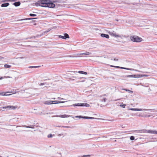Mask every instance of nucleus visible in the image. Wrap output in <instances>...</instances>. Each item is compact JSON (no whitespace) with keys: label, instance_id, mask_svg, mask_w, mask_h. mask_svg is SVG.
<instances>
[{"label":"nucleus","instance_id":"47","mask_svg":"<svg viewBox=\"0 0 157 157\" xmlns=\"http://www.w3.org/2000/svg\"><path fill=\"white\" fill-rule=\"evenodd\" d=\"M150 116H150V115H149V116H148V117H150Z\"/></svg>","mask_w":157,"mask_h":157},{"label":"nucleus","instance_id":"5","mask_svg":"<svg viewBox=\"0 0 157 157\" xmlns=\"http://www.w3.org/2000/svg\"><path fill=\"white\" fill-rule=\"evenodd\" d=\"M154 28V27L151 25H146L145 26L144 28V29H148V31L150 32L155 33L156 32L155 31Z\"/></svg>","mask_w":157,"mask_h":157},{"label":"nucleus","instance_id":"39","mask_svg":"<svg viewBox=\"0 0 157 157\" xmlns=\"http://www.w3.org/2000/svg\"><path fill=\"white\" fill-rule=\"evenodd\" d=\"M46 84V83H41L39 84L40 86H42V85H44L45 84Z\"/></svg>","mask_w":157,"mask_h":157},{"label":"nucleus","instance_id":"17","mask_svg":"<svg viewBox=\"0 0 157 157\" xmlns=\"http://www.w3.org/2000/svg\"><path fill=\"white\" fill-rule=\"evenodd\" d=\"M137 78H139V77H143L149 76H150V75H137Z\"/></svg>","mask_w":157,"mask_h":157},{"label":"nucleus","instance_id":"20","mask_svg":"<svg viewBox=\"0 0 157 157\" xmlns=\"http://www.w3.org/2000/svg\"><path fill=\"white\" fill-rule=\"evenodd\" d=\"M59 117H61V118H65L67 117H69V115H67L66 114L62 115H60L58 116Z\"/></svg>","mask_w":157,"mask_h":157},{"label":"nucleus","instance_id":"18","mask_svg":"<svg viewBox=\"0 0 157 157\" xmlns=\"http://www.w3.org/2000/svg\"><path fill=\"white\" fill-rule=\"evenodd\" d=\"M9 5V3H5L2 4L1 5L2 7H6Z\"/></svg>","mask_w":157,"mask_h":157},{"label":"nucleus","instance_id":"26","mask_svg":"<svg viewBox=\"0 0 157 157\" xmlns=\"http://www.w3.org/2000/svg\"><path fill=\"white\" fill-rule=\"evenodd\" d=\"M11 66L8 64H5L4 67L6 68H8L11 67Z\"/></svg>","mask_w":157,"mask_h":157},{"label":"nucleus","instance_id":"16","mask_svg":"<svg viewBox=\"0 0 157 157\" xmlns=\"http://www.w3.org/2000/svg\"><path fill=\"white\" fill-rule=\"evenodd\" d=\"M91 54L90 52H86L85 53H81L79 54V55H88Z\"/></svg>","mask_w":157,"mask_h":157},{"label":"nucleus","instance_id":"29","mask_svg":"<svg viewBox=\"0 0 157 157\" xmlns=\"http://www.w3.org/2000/svg\"><path fill=\"white\" fill-rule=\"evenodd\" d=\"M36 19V18H26L24 19H22V20H32L33 19Z\"/></svg>","mask_w":157,"mask_h":157},{"label":"nucleus","instance_id":"42","mask_svg":"<svg viewBox=\"0 0 157 157\" xmlns=\"http://www.w3.org/2000/svg\"><path fill=\"white\" fill-rule=\"evenodd\" d=\"M58 98L59 99H60V100H64V99L63 98Z\"/></svg>","mask_w":157,"mask_h":157},{"label":"nucleus","instance_id":"2","mask_svg":"<svg viewBox=\"0 0 157 157\" xmlns=\"http://www.w3.org/2000/svg\"><path fill=\"white\" fill-rule=\"evenodd\" d=\"M67 101H47L44 102V104L46 105H50L52 104H56L60 103H63Z\"/></svg>","mask_w":157,"mask_h":157},{"label":"nucleus","instance_id":"12","mask_svg":"<svg viewBox=\"0 0 157 157\" xmlns=\"http://www.w3.org/2000/svg\"><path fill=\"white\" fill-rule=\"evenodd\" d=\"M103 96H107V95L106 94H104L102 96H101V101H104V102H105L106 100H107V99L103 97Z\"/></svg>","mask_w":157,"mask_h":157},{"label":"nucleus","instance_id":"34","mask_svg":"<svg viewBox=\"0 0 157 157\" xmlns=\"http://www.w3.org/2000/svg\"><path fill=\"white\" fill-rule=\"evenodd\" d=\"M90 156H91V155H84L83 156V157H90Z\"/></svg>","mask_w":157,"mask_h":157},{"label":"nucleus","instance_id":"22","mask_svg":"<svg viewBox=\"0 0 157 157\" xmlns=\"http://www.w3.org/2000/svg\"><path fill=\"white\" fill-rule=\"evenodd\" d=\"M64 37H65V39L68 38L69 37L67 33H65L64 34Z\"/></svg>","mask_w":157,"mask_h":157},{"label":"nucleus","instance_id":"27","mask_svg":"<svg viewBox=\"0 0 157 157\" xmlns=\"http://www.w3.org/2000/svg\"><path fill=\"white\" fill-rule=\"evenodd\" d=\"M40 67V66H30L29 67L30 68H36L37 67Z\"/></svg>","mask_w":157,"mask_h":157},{"label":"nucleus","instance_id":"3","mask_svg":"<svg viewBox=\"0 0 157 157\" xmlns=\"http://www.w3.org/2000/svg\"><path fill=\"white\" fill-rule=\"evenodd\" d=\"M130 39L132 41L136 42H140L142 40L141 38L135 35L131 36Z\"/></svg>","mask_w":157,"mask_h":157},{"label":"nucleus","instance_id":"23","mask_svg":"<svg viewBox=\"0 0 157 157\" xmlns=\"http://www.w3.org/2000/svg\"><path fill=\"white\" fill-rule=\"evenodd\" d=\"M78 73L81 74H83L85 75H87V73L86 72H84L82 71H79L78 72Z\"/></svg>","mask_w":157,"mask_h":157},{"label":"nucleus","instance_id":"9","mask_svg":"<svg viewBox=\"0 0 157 157\" xmlns=\"http://www.w3.org/2000/svg\"><path fill=\"white\" fill-rule=\"evenodd\" d=\"M25 127L27 128H34V125H30V126H27L25 125H22L21 126H17L16 128L18 127Z\"/></svg>","mask_w":157,"mask_h":157},{"label":"nucleus","instance_id":"33","mask_svg":"<svg viewBox=\"0 0 157 157\" xmlns=\"http://www.w3.org/2000/svg\"><path fill=\"white\" fill-rule=\"evenodd\" d=\"M120 105L121 107H122V108H125V106H126V105L125 104H123V105Z\"/></svg>","mask_w":157,"mask_h":157},{"label":"nucleus","instance_id":"44","mask_svg":"<svg viewBox=\"0 0 157 157\" xmlns=\"http://www.w3.org/2000/svg\"><path fill=\"white\" fill-rule=\"evenodd\" d=\"M73 78H76V77H73Z\"/></svg>","mask_w":157,"mask_h":157},{"label":"nucleus","instance_id":"41","mask_svg":"<svg viewBox=\"0 0 157 157\" xmlns=\"http://www.w3.org/2000/svg\"><path fill=\"white\" fill-rule=\"evenodd\" d=\"M113 60H114V61H117L118 60V59H115V58H114V59Z\"/></svg>","mask_w":157,"mask_h":157},{"label":"nucleus","instance_id":"38","mask_svg":"<svg viewBox=\"0 0 157 157\" xmlns=\"http://www.w3.org/2000/svg\"><path fill=\"white\" fill-rule=\"evenodd\" d=\"M36 37V36H32V37H31L30 38H35ZM28 39V38H26L25 39L27 40Z\"/></svg>","mask_w":157,"mask_h":157},{"label":"nucleus","instance_id":"10","mask_svg":"<svg viewBox=\"0 0 157 157\" xmlns=\"http://www.w3.org/2000/svg\"><path fill=\"white\" fill-rule=\"evenodd\" d=\"M123 77H126V78H137V75H128L125 76H122Z\"/></svg>","mask_w":157,"mask_h":157},{"label":"nucleus","instance_id":"46","mask_svg":"<svg viewBox=\"0 0 157 157\" xmlns=\"http://www.w3.org/2000/svg\"><path fill=\"white\" fill-rule=\"evenodd\" d=\"M119 100V99H117V100H115V101H117V100Z\"/></svg>","mask_w":157,"mask_h":157},{"label":"nucleus","instance_id":"43","mask_svg":"<svg viewBox=\"0 0 157 157\" xmlns=\"http://www.w3.org/2000/svg\"><path fill=\"white\" fill-rule=\"evenodd\" d=\"M3 78L1 77L0 78V80L2 79Z\"/></svg>","mask_w":157,"mask_h":157},{"label":"nucleus","instance_id":"36","mask_svg":"<svg viewBox=\"0 0 157 157\" xmlns=\"http://www.w3.org/2000/svg\"><path fill=\"white\" fill-rule=\"evenodd\" d=\"M12 77H10L9 76H5L3 78H11Z\"/></svg>","mask_w":157,"mask_h":157},{"label":"nucleus","instance_id":"30","mask_svg":"<svg viewBox=\"0 0 157 157\" xmlns=\"http://www.w3.org/2000/svg\"><path fill=\"white\" fill-rule=\"evenodd\" d=\"M135 137L133 136H132L130 137V139L131 140H134Z\"/></svg>","mask_w":157,"mask_h":157},{"label":"nucleus","instance_id":"28","mask_svg":"<svg viewBox=\"0 0 157 157\" xmlns=\"http://www.w3.org/2000/svg\"><path fill=\"white\" fill-rule=\"evenodd\" d=\"M14 1V0H2V2H10V1Z\"/></svg>","mask_w":157,"mask_h":157},{"label":"nucleus","instance_id":"6","mask_svg":"<svg viewBox=\"0 0 157 157\" xmlns=\"http://www.w3.org/2000/svg\"><path fill=\"white\" fill-rule=\"evenodd\" d=\"M16 107L13 106L9 105L6 106L0 107V111H4L7 109H15Z\"/></svg>","mask_w":157,"mask_h":157},{"label":"nucleus","instance_id":"19","mask_svg":"<svg viewBox=\"0 0 157 157\" xmlns=\"http://www.w3.org/2000/svg\"><path fill=\"white\" fill-rule=\"evenodd\" d=\"M21 3L20 2H15L13 3V5L15 6H18L20 5Z\"/></svg>","mask_w":157,"mask_h":157},{"label":"nucleus","instance_id":"25","mask_svg":"<svg viewBox=\"0 0 157 157\" xmlns=\"http://www.w3.org/2000/svg\"><path fill=\"white\" fill-rule=\"evenodd\" d=\"M110 66L111 67H116L117 68L122 69V67H119V66H113V65H111Z\"/></svg>","mask_w":157,"mask_h":157},{"label":"nucleus","instance_id":"45","mask_svg":"<svg viewBox=\"0 0 157 157\" xmlns=\"http://www.w3.org/2000/svg\"><path fill=\"white\" fill-rule=\"evenodd\" d=\"M60 126H57L56 127H59Z\"/></svg>","mask_w":157,"mask_h":157},{"label":"nucleus","instance_id":"4","mask_svg":"<svg viewBox=\"0 0 157 157\" xmlns=\"http://www.w3.org/2000/svg\"><path fill=\"white\" fill-rule=\"evenodd\" d=\"M134 132H137L139 133H144L147 132L148 133H152V134H157V131H155L154 130H147L145 129L139 130H135Z\"/></svg>","mask_w":157,"mask_h":157},{"label":"nucleus","instance_id":"48","mask_svg":"<svg viewBox=\"0 0 157 157\" xmlns=\"http://www.w3.org/2000/svg\"><path fill=\"white\" fill-rule=\"evenodd\" d=\"M145 72L146 73H148V72Z\"/></svg>","mask_w":157,"mask_h":157},{"label":"nucleus","instance_id":"1","mask_svg":"<svg viewBox=\"0 0 157 157\" xmlns=\"http://www.w3.org/2000/svg\"><path fill=\"white\" fill-rule=\"evenodd\" d=\"M37 6H40L43 7H48L50 8H53L55 7V4L52 1L48 0H41L38 1V2L35 3Z\"/></svg>","mask_w":157,"mask_h":157},{"label":"nucleus","instance_id":"13","mask_svg":"<svg viewBox=\"0 0 157 157\" xmlns=\"http://www.w3.org/2000/svg\"><path fill=\"white\" fill-rule=\"evenodd\" d=\"M122 69H126V70H130V71H136L141 72V71H140L138 70H135L134 69H131V68H125V67H122Z\"/></svg>","mask_w":157,"mask_h":157},{"label":"nucleus","instance_id":"14","mask_svg":"<svg viewBox=\"0 0 157 157\" xmlns=\"http://www.w3.org/2000/svg\"><path fill=\"white\" fill-rule=\"evenodd\" d=\"M10 93L9 92H7L6 93L4 92H0V95L3 96H9L11 95V94H6V93Z\"/></svg>","mask_w":157,"mask_h":157},{"label":"nucleus","instance_id":"11","mask_svg":"<svg viewBox=\"0 0 157 157\" xmlns=\"http://www.w3.org/2000/svg\"><path fill=\"white\" fill-rule=\"evenodd\" d=\"M109 33L110 35H111V36H114L115 37H121L120 36L117 35V34H116V33H115L113 32H110Z\"/></svg>","mask_w":157,"mask_h":157},{"label":"nucleus","instance_id":"21","mask_svg":"<svg viewBox=\"0 0 157 157\" xmlns=\"http://www.w3.org/2000/svg\"><path fill=\"white\" fill-rule=\"evenodd\" d=\"M83 118L85 119H94V118L93 117H83Z\"/></svg>","mask_w":157,"mask_h":157},{"label":"nucleus","instance_id":"8","mask_svg":"<svg viewBox=\"0 0 157 157\" xmlns=\"http://www.w3.org/2000/svg\"><path fill=\"white\" fill-rule=\"evenodd\" d=\"M129 110L135 111H141L143 110L148 111L152 110V109H145L130 108Z\"/></svg>","mask_w":157,"mask_h":157},{"label":"nucleus","instance_id":"32","mask_svg":"<svg viewBox=\"0 0 157 157\" xmlns=\"http://www.w3.org/2000/svg\"><path fill=\"white\" fill-rule=\"evenodd\" d=\"M52 135L51 134L48 135V138H51V137H52Z\"/></svg>","mask_w":157,"mask_h":157},{"label":"nucleus","instance_id":"35","mask_svg":"<svg viewBox=\"0 0 157 157\" xmlns=\"http://www.w3.org/2000/svg\"><path fill=\"white\" fill-rule=\"evenodd\" d=\"M59 37L61 38L65 39V37H64V36L60 35L59 36Z\"/></svg>","mask_w":157,"mask_h":157},{"label":"nucleus","instance_id":"15","mask_svg":"<svg viewBox=\"0 0 157 157\" xmlns=\"http://www.w3.org/2000/svg\"><path fill=\"white\" fill-rule=\"evenodd\" d=\"M101 36L103 37H105L108 39L109 38V36L108 34L102 33L101 34Z\"/></svg>","mask_w":157,"mask_h":157},{"label":"nucleus","instance_id":"37","mask_svg":"<svg viewBox=\"0 0 157 157\" xmlns=\"http://www.w3.org/2000/svg\"><path fill=\"white\" fill-rule=\"evenodd\" d=\"M60 127H63V128H69L70 127L69 126H60Z\"/></svg>","mask_w":157,"mask_h":157},{"label":"nucleus","instance_id":"31","mask_svg":"<svg viewBox=\"0 0 157 157\" xmlns=\"http://www.w3.org/2000/svg\"><path fill=\"white\" fill-rule=\"evenodd\" d=\"M29 15L32 17H35L36 16V14H34L32 13H30L29 14Z\"/></svg>","mask_w":157,"mask_h":157},{"label":"nucleus","instance_id":"40","mask_svg":"<svg viewBox=\"0 0 157 157\" xmlns=\"http://www.w3.org/2000/svg\"><path fill=\"white\" fill-rule=\"evenodd\" d=\"M76 117H78L79 118H83V117H82L81 116H76Z\"/></svg>","mask_w":157,"mask_h":157},{"label":"nucleus","instance_id":"7","mask_svg":"<svg viewBox=\"0 0 157 157\" xmlns=\"http://www.w3.org/2000/svg\"><path fill=\"white\" fill-rule=\"evenodd\" d=\"M73 106L75 107L77 106H86V107H89L90 106V105L87 103H77L73 104Z\"/></svg>","mask_w":157,"mask_h":157},{"label":"nucleus","instance_id":"24","mask_svg":"<svg viewBox=\"0 0 157 157\" xmlns=\"http://www.w3.org/2000/svg\"><path fill=\"white\" fill-rule=\"evenodd\" d=\"M121 90H125L126 91H128V92L129 93H132L133 92L132 91L130 90H127V89H121Z\"/></svg>","mask_w":157,"mask_h":157},{"label":"nucleus","instance_id":"49","mask_svg":"<svg viewBox=\"0 0 157 157\" xmlns=\"http://www.w3.org/2000/svg\"><path fill=\"white\" fill-rule=\"evenodd\" d=\"M139 116H141L140 115H139Z\"/></svg>","mask_w":157,"mask_h":157}]
</instances>
